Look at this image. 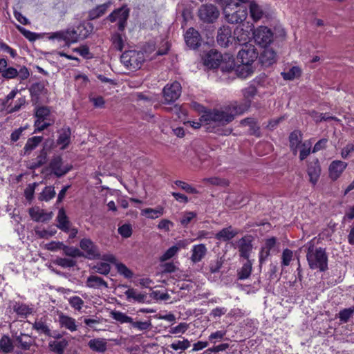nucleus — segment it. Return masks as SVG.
<instances>
[{
    "instance_id": "09e8293b",
    "label": "nucleus",
    "mask_w": 354,
    "mask_h": 354,
    "mask_svg": "<svg viewBox=\"0 0 354 354\" xmlns=\"http://www.w3.org/2000/svg\"><path fill=\"white\" fill-rule=\"evenodd\" d=\"M191 346L190 342L185 338L183 340H177L170 344V347L174 351H185Z\"/></svg>"
},
{
    "instance_id": "052dcab7",
    "label": "nucleus",
    "mask_w": 354,
    "mask_h": 354,
    "mask_svg": "<svg viewBox=\"0 0 354 354\" xmlns=\"http://www.w3.org/2000/svg\"><path fill=\"white\" fill-rule=\"evenodd\" d=\"M64 254L71 257H82L83 256V254L82 252L74 247H69L67 245H65L64 244L63 250Z\"/></svg>"
},
{
    "instance_id": "5701e85b",
    "label": "nucleus",
    "mask_w": 354,
    "mask_h": 354,
    "mask_svg": "<svg viewBox=\"0 0 354 354\" xmlns=\"http://www.w3.org/2000/svg\"><path fill=\"white\" fill-rule=\"evenodd\" d=\"M250 237H243L239 241V251L240 256L246 259H249L250 254L252 249V245Z\"/></svg>"
},
{
    "instance_id": "412c9836",
    "label": "nucleus",
    "mask_w": 354,
    "mask_h": 354,
    "mask_svg": "<svg viewBox=\"0 0 354 354\" xmlns=\"http://www.w3.org/2000/svg\"><path fill=\"white\" fill-rule=\"evenodd\" d=\"M127 300L129 301H135L138 303H145L147 298V295L144 292H138L137 290L128 288L124 292Z\"/></svg>"
},
{
    "instance_id": "e2e57ef3",
    "label": "nucleus",
    "mask_w": 354,
    "mask_h": 354,
    "mask_svg": "<svg viewBox=\"0 0 354 354\" xmlns=\"http://www.w3.org/2000/svg\"><path fill=\"white\" fill-rule=\"evenodd\" d=\"M203 181L213 185L226 186L228 185V181L227 180L219 178L218 177L206 178H204Z\"/></svg>"
},
{
    "instance_id": "72a5a7b5",
    "label": "nucleus",
    "mask_w": 354,
    "mask_h": 354,
    "mask_svg": "<svg viewBox=\"0 0 354 354\" xmlns=\"http://www.w3.org/2000/svg\"><path fill=\"white\" fill-rule=\"evenodd\" d=\"M12 309L21 317H26L32 314V308L28 305L20 302H15L12 305Z\"/></svg>"
},
{
    "instance_id": "6e6552de",
    "label": "nucleus",
    "mask_w": 354,
    "mask_h": 354,
    "mask_svg": "<svg viewBox=\"0 0 354 354\" xmlns=\"http://www.w3.org/2000/svg\"><path fill=\"white\" fill-rule=\"evenodd\" d=\"M181 85L175 81L171 84H167L163 88V97L166 103L170 104L175 102L181 94Z\"/></svg>"
},
{
    "instance_id": "0e129e2a",
    "label": "nucleus",
    "mask_w": 354,
    "mask_h": 354,
    "mask_svg": "<svg viewBox=\"0 0 354 354\" xmlns=\"http://www.w3.org/2000/svg\"><path fill=\"white\" fill-rule=\"evenodd\" d=\"M131 326L137 328L138 330H147L151 328V322L150 321L146 322H133L132 319Z\"/></svg>"
},
{
    "instance_id": "4be33fe9",
    "label": "nucleus",
    "mask_w": 354,
    "mask_h": 354,
    "mask_svg": "<svg viewBox=\"0 0 354 354\" xmlns=\"http://www.w3.org/2000/svg\"><path fill=\"white\" fill-rule=\"evenodd\" d=\"M302 133L300 131L295 130L289 136L290 148L294 155L297 153L302 142Z\"/></svg>"
},
{
    "instance_id": "4468645a",
    "label": "nucleus",
    "mask_w": 354,
    "mask_h": 354,
    "mask_svg": "<svg viewBox=\"0 0 354 354\" xmlns=\"http://www.w3.org/2000/svg\"><path fill=\"white\" fill-rule=\"evenodd\" d=\"M347 163L342 160H333L329 165L328 172L330 178L335 181L337 180L346 169Z\"/></svg>"
},
{
    "instance_id": "20e7f679",
    "label": "nucleus",
    "mask_w": 354,
    "mask_h": 354,
    "mask_svg": "<svg viewBox=\"0 0 354 354\" xmlns=\"http://www.w3.org/2000/svg\"><path fill=\"white\" fill-rule=\"evenodd\" d=\"M144 59L143 53L136 50L126 51L120 57L121 62L127 68L130 70L140 68Z\"/></svg>"
},
{
    "instance_id": "dca6fc26",
    "label": "nucleus",
    "mask_w": 354,
    "mask_h": 354,
    "mask_svg": "<svg viewBox=\"0 0 354 354\" xmlns=\"http://www.w3.org/2000/svg\"><path fill=\"white\" fill-rule=\"evenodd\" d=\"M191 253V261L194 263H196L201 261L205 258L207 253V249L205 244H196L192 246Z\"/></svg>"
},
{
    "instance_id": "338daca9",
    "label": "nucleus",
    "mask_w": 354,
    "mask_h": 354,
    "mask_svg": "<svg viewBox=\"0 0 354 354\" xmlns=\"http://www.w3.org/2000/svg\"><path fill=\"white\" fill-rule=\"evenodd\" d=\"M310 115L316 122H320L322 120H328L329 119L335 120V117L328 116L326 113H319L317 111H313L310 113Z\"/></svg>"
},
{
    "instance_id": "bf43d9fd",
    "label": "nucleus",
    "mask_w": 354,
    "mask_h": 354,
    "mask_svg": "<svg viewBox=\"0 0 354 354\" xmlns=\"http://www.w3.org/2000/svg\"><path fill=\"white\" fill-rule=\"evenodd\" d=\"M68 303L72 308L78 311L81 310L84 306V301L77 296H73L69 298Z\"/></svg>"
},
{
    "instance_id": "393cba45",
    "label": "nucleus",
    "mask_w": 354,
    "mask_h": 354,
    "mask_svg": "<svg viewBox=\"0 0 354 354\" xmlns=\"http://www.w3.org/2000/svg\"><path fill=\"white\" fill-rule=\"evenodd\" d=\"M59 136L57 143L62 145L61 149H64L70 144L71 142V129L69 127H64L59 131Z\"/></svg>"
},
{
    "instance_id": "6ab92c4d",
    "label": "nucleus",
    "mask_w": 354,
    "mask_h": 354,
    "mask_svg": "<svg viewBox=\"0 0 354 354\" xmlns=\"http://www.w3.org/2000/svg\"><path fill=\"white\" fill-rule=\"evenodd\" d=\"M307 173L309 176L310 183L315 185L321 174V168L317 159L313 160L308 164Z\"/></svg>"
},
{
    "instance_id": "7ed1b4c3",
    "label": "nucleus",
    "mask_w": 354,
    "mask_h": 354,
    "mask_svg": "<svg viewBox=\"0 0 354 354\" xmlns=\"http://www.w3.org/2000/svg\"><path fill=\"white\" fill-rule=\"evenodd\" d=\"M225 19L231 24L241 23L246 19L248 17V11L246 8H241L239 7L238 2L233 1L228 3L223 9Z\"/></svg>"
},
{
    "instance_id": "8fccbe9b",
    "label": "nucleus",
    "mask_w": 354,
    "mask_h": 354,
    "mask_svg": "<svg viewBox=\"0 0 354 354\" xmlns=\"http://www.w3.org/2000/svg\"><path fill=\"white\" fill-rule=\"evenodd\" d=\"M300 75L301 69L297 66H292L288 71L281 73L283 78L286 80H292Z\"/></svg>"
},
{
    "instance_id": "a878e982",
    "label": "nucleus",
    "mask_w": 354,
    "mask_h": 354,
    "mask_svg": "<svg viewBox=\"0 0 354 354\" xmlns=\"http://www.w3.org/2000/svg\"><path fill=\"white\" fill-rule=\"evenodd\" d=\"M88 346L95 352L104 353L107 349V342L104 338H94L88 342Z\"/></svg>"
},
{
    "instance_id": "774afa93",
    "label": "nucleus",
    "mask_w": 354,
    "mask_h": 354,
    "mask_svg": "<svg viewBox=\"0 0 354 354\" xmlns=\"http://www.w3.org/2000/svg\"><path fill=\"white\" fill-rule=\"evenodd\" d=\"M118 233L124 238H129L132 234V227L130 224H124L118 228Z\"/></svg>"
},
{
    "instance_id": "f257e3e1",
    "label": "nucleus",
    "mask_w": 354,
    "mask_h": 354,
    "mask_svg": "<svg viewBox=\"0 0 354 354\" xmlns=\"http://www.w3.org/2000/svg\"><path fill=\"white\" fill-rule=\"evenodd\" d=\"M257 88L250 85L243 90L245 102L241 104L234 102L224 109H214L205 112L201 118V122L210 126H223L232 122L236 115L245 113L250 106L251 100L257 94Z\"/></svg>"
},
{
    "instance_id": "2f4dec72",
    "label": "nucleus",
    "mask_w": 354,
    "mask_h": 354,
    "mask_svg": "<svg viewBox=\"0 0 354 354\" xmlns=\"http://www.w3.org/2000/svg\"><path fill=\"white\" fill-rule=\"evenodd\" d=\"M57 227L64 232L69 231L70 222L66 214L65 210L63 208L59 209L57 216Z\"/></svg>"
},
{
    "instance_id": "e433bc0d",
    "label": "nucleus",
    "mask_w": 354,
    "mask_h": 354,
    "mask_svg": "<svg viewBox=\"0 0 354 354\" xmlns=\"http://www.w3.org/2000/svg\"><path fill=\"white\" fill-rule=\"evenodd\" d=\"M14 344L8 335H3L0 339V351L3 353H12L14 350Z\"/></svg>"
},
{
    "instance_id": "39448f33",
    "label": "nucleus",
    "mask_w": 354,
    "mask_h": 354,
    "mask_svg": "<svg viewBox=\"0 0 354 354\" xmlns=\"http://www.w3.org/2000/svg\"><path fill=\"white\" fill-rule=\"evenodd\" d=\"M222 62V55L215 50H209L205 56L204 65L209 68H216L221 66V71L223 72H230L234 69L233 62L229 64V66H224Z\"/></svg>"
},
{
    "instance_id": "ddd939ff",
    "label": "nucleus",
    "mask_w": 354,
    "mask_h": 354,
    "mask_svg": "<svg viewBox=\"0 0 354 354\" xmlns=\"http://www.w3.org/2000/svg\"><path fill=\"white\" fill-rule=\"evenodd\" d=\"M13 338L17 347L23 351H30L35 344V339L24 333H20L19 335L16 333L13 335Z\"/></svg>"
},
{
    "instance_id": "9b49d317",
    "label": "nucleus",
    "mask_w": 354,
    "mask_h": 354,
    "mask_svg": "<svg viewBox=\"0 0 354 354\" xmlns=\"http://www.w3.org/2000/svg\"><path fill=\"white\" fill-rule=\"evenodd\" d=\"M49 166L53 174L57 177L64 176L72 168V166L70 165H64L62 158L59 156L53 157Z\"/></svg>"
},
{
    "instance_id": "864d4df0",
    "label": "nucleus",
    "mask_w": 354,
    "mask_h": 354,
    "mask_svg": "<svg viewBox=\"0 0 354 354\" xmlns=\"http://www.w3.org/2000/svg\"><path fill=\"white\" fill-rule=\"evenodd\" d=\"M115 268L118 272L127 279H130L133 275V272L122 263H115Z\"/></svg>"
},
{
    "instance_id": "5fc2aeb1",
    "label": "nucleus",
    "mask_w": 354,
    "mask_h": 354,
    "mask_svg": "<svg viewBox=\"0 0 354 354\" xmlns=\"http://www.w3.org/2000/svg\"><path fill=\"white\" fill-rule=\"evenodd\" d=\"M92 269L97 273L107 275L110 272L111 266L107 263L101 262L94 266Z\"/></svg>"
},
{
    "instance_id": "aec40b11",
    "label": "nucleus",
    "mask_w": 354,
    "mask_h": 354,
    "mask_svg": "<svg viewBox=\"0 0 354 354\" xmlns=\"http://www.w3.org/2000/svg\"><path fill=\"white\" fill-rule=\"evenodd\" d=\"M29 214L32 220L37 222H45L53 217V212H46L44 209L32 207L29 209Z\"/></svg>"
},
{
    "instance_id": "58836bf2",
    "label": "nucleus",
    "mask_w": 354,
    "mask_h": 354,
    "mask_svg": "<svg viewBox=\"0 0 354 354\" xmlns=\"http://www.w3.org/2000/svg\"><path fill=\"white\" fill-rule=\"evenodd\" d=\"M252 64H241L236 68L237 75L241 78H246L253 73Z\"/></svg>"
},
{
    "instance_id": "a18cd8bd",
    "label": "nucleus",
    "mask_w": 354,
    "mask_h": 354,
    "mask_svg": "<svg viewBox=\"0 0 354 354\" xmlns=\"http://www.w3.org/2000/svg\"><path fill=\"white\" fill-rule=\"evenodd\" d=\"M111 317L115 321L120 322V324H131L133 319L131 317H129L125 313L117 310L111 311Z\"/></svg>"
},
{
    "instance_id": "2eb2a0df",
    "label": "nucleus",
    "mask_w": 354,
    "mask_h": 354,
    "mask_svg": "<svg viewBox=\"0 0 354 354\" xmlns=\"http://www.w3.org/2000/svg\"><path fill=\"white\" fill-rule=\"evenodd\" d=\"M185 40L188 46L195 49L200 46L201 38L197 30L190 28L185 35Z\"/></svg>"
},
{
    "instance_id": "f3484780",
    "label": "nucleus",
    "mask_w": 354,
    "mask_h": 354,
    "mask_svg": "<svg viewBox=\"0 0 354 354\" xmlns=\"http://www.w3.org/2000/svg\"><path fill=\"white\" fill-rule=\"evenodd\" d=\"M277 243L275 237H270L265 240L263 245L259 252V262L263 263L270 256V250L273 249Z\"/></svg>"
},
{
    "instance_id": "c9c22d12",
    "label": "nucleus",
    "mask_w": 354,
    "mask_h": 354,
    "mask_svg": "<svg viewBox=\"0 0 354 354\" xmlns=\"http://www.w3.org/2000/svg\"><path fill=\"white\" fill-rule=\"evenodd\" d=\"M111 4L112 2L109 1L105 3L96 6L95 8L90 10L89 17L91 19L99 18L105 14L107 9L111 6Z\"/></svg>"
},
{
    "instance_id": "ea45409f",
    "label": "nucleus",
    "mask_w": 354,
    "mask_h": 354,
    "mask_svg": "<svg viewBox=\"0 0 354 354\" xmlns=\"http://www.w3.org/2000/svg\"><path fill=\"white\" fill-rule=\"evenodd\" d=\"M79 40L86 38L92 30V26L89 24H81L75 28Z\"/></svg>"
},
{
    "instance_id": "a19ab883",
    "label": "nucleus",
    "mask_w": 354,
    "mask_h": 354,
    "mask_svg": "<svg viewBox=\"0 0 354 354\" xmlns=\"http://www.w3.org/2000/svg\"><path fill=\"white\" fill-rule=\"evenodd\" d=\"M183 247H184V245L182 243H178V245L171 246L168 250H167V251L160 257V261H165L171 259L178 253L180 248Z\"/></svg>"
},
{
    "instance_id": "c85d7f7f",
    "label": "nucleus",
    "mask_w": 354,
    "mask_h": 354,
    "mask_svg": "<svg viewBox=\"0 0 354 354\" xmlns=\"http://www.w3.org/2000/svg\"><path fill=\"white\" fill-rule=\"evenodd\" d=\"M86 286L90 288L99 289L102 287L108 288V283L97 275L89 276L86 281Z\"/></svg>"
},
{
    "instance_id": "13d9d810",
    "label": "nucleus",
    "mask_w": 354,
    "mask_h": 354,
    "mask_svg": "<svg viewBox=\"0 0 354 354\" xmlns=\"http://www.w3.org/2000/svg\"><path fill=\"white\" fill-rule=\"evenodd\" d=\"M293 252L292 250L286 248L283 250L281 255V266H288L292 260Z\"/></svg>"
},
{
    "instance_id": "3c124183",
    "label": "nucleus",
    "mask_w": 354,
    "mask_h": 354,
    "mask_svg": "<svg viewBox=\"0 0 354 354\" xmlns=\"http://www.w3.org/2000/svg\"><path fill=\"white\" fill-rule=\"evenodd\" d=\"M64 32V41L67 44L75 43L79 40L75 28L68 29Z\"/></svg>"
},
{
    "instance_id": "4c0bfd02",
    "label": "nucleus",
    "mask_w": 354,
    "mask_h": 354,
    "mask_svg": "<svg viewBox=\"0 0 354 354\" xmlns=\"http://www.w3.org/2000/svg\"><path fill=\"white\" fill-rule=\"evenodd\" d=\"M42 140L43 138L41 136H34L29 138L24 147V154H30Z\"/></svg>"
},
{
    "instance_id": "b1692460",
    "label": "nucleus",
    "mask_w": 354,
    "mask_h": 354,
    "mask_svg": "<svg viewBox=\"0 0 354 354\" xmlns=\"http://www.w3.org/2000/svg\"><path fill=\"white\" fill-rule=\"evenodd\" d=\"M59 324L62 328H64L71 332H75L77 330V325L74 318L60 313L59 315Z\"/></svg>"
},
{
    "instance_id": "bb28decb",
    "label": "nucleus",
    "mask_w": 354,
    "mask_h": 354,
    "mask_svg": "<svg viewBox=\"0 0 354 354\" xmlns=\"http://www.w3.org/2000/svg\"><path fill=\"white\" fill-rule=\"evenodd\" d=\"M250 13L253 21H257L263 18L266 12L261 6L259 5L257 2L252 1L250 3Z\"/></svg>"
},
{
    "instance_id": "4d7b16f0",
    "label": "nucleus",
    "mask_w": 354,
    "mask_h": 354,
    "mask_svg": "<svg viewBox=\"0 0 354 354\" xmlns=\"http://www.w3.org/2000/svg\"><path fill=\"white\" fill-rule=\"evenodd\" d=\"M35 233L38 237H39L41 239H48L55 234L56 230H55L54 228H49L47 230L36 229Z\"/></svg>"
},
{
    "instance_id": "9d476101",
    "label": "nucleus",
    "mask_w": 354,
    "mask_h": 354,
    "mask_svg": "<svg viewBox=\"0 0 354 354\" xmlns=\"http://www.w3.org/2000/svg\"><path fill=\"white\" fill-rule=\"evenodd\" d=\"M80 248L86 252L85 257L89 259L100 258L97 246L90 239H82L80 242Z\"/></svg>"
},
{
    "instance_id": "7c9ffc66",
    "label": "nucleus",
    "mask_w": 354,
    "mask_h": 354,
    "mask_svg": "<svg viewBox=\"0 0 354 354\" xmlns=\"http://www.w3.org/2000/svg\"><path fill=\"white\" fill-rule=\"evenodd\" d=\"M238 232L234 230L231 226L222 229L215 234V238L221 241H227L233 239Z\"/></svg>"
},
{
    "instance_id": "37998d69",
    "label": "nucleus",
    "mask_w": 354,
    "mask_h": 354,
    "mask_svg": "<svg viewBox=\"0 0 354 354\" xmlns=\"http://www.w3.org/2000/svg\"><path fill=\"white\" fill-rule=\"evenodd\" d=\"M312 147V142L310 140H305L301 144L299 148V159L300 160H305L310 153Z\"/></svg>"
},
{
    "instance_id": "680f3d73",
    "label": "nucleus",
    "mask_w": 354,
    "mask_h": 354,
    "mask_svg": "<svg viewBox=\"0 0 354 354\" xmlns=\"http://www.w3.org/2000/svg\"><path fill=\"white\" fill-rule=\"evenodd\" d=\"M49 115H50V110L46 106H40L36 109L35 116L37 118V120H45L47 119V118Z\"/></svg>"
},
{
    "instance_id": "c03bdc74",
    "label": "nucleus",
    "mask_w": 354,
    "mask_h": 354,
    "mask_svg": "<svg viewBox=\"0 0 354 354\" xmlns=\"http://www.w3.org/2000/svg\"><path fill=\"white\" fill-rule=\"evenodd\" d=\"M47 161V151L45 149V147L40 151L39 155L37 156L35 159H34L32 162L31 167L32 168H38L43 165H44Z\"/></svg>"
},
{
    "instance_id": "c756f323",
    "label": "nucleus",
    "mask_w": 354,
    "mask_h": 354,
    "mask_svg": "<svg viewBox=\"0 0 354 354\" xmlns=\"http://www.w3.org/2000/svg\"><path fill=\"white\" fill-rule=\"evenodd\" d=\"M275 52L270 48H266L261 54L260 60L263 65L269 66L276 62Z\"/></svg>"
},
{
    "instance_id": "f8f14e48",
    "label": "nucleus",
    "mask_w": 354,
    "mask_h": 354,
    "mask_svg": "<svg viewBox=\"0 0 354 354\" xmlns=\"http://www.w3.org/2000/svg\"><path fill=\"white\" fill-rule=\"evenodd\" d=\"M255 41L263 47L270 44L273 38L270 29L265 26H261L254 32Z\"/></svg>"
},
{
    "instance_id": "f03ea898",
    "label": "nucleus",
    "mask_w": 354,
    "mask_h": 354,
    "mask_svg": "<svg viewBox=\"0 0 354 354\" xmlns=\"http://www.w3.org/2000/svg\"><path fill=\"white\" fill-rule=\"evenodd\" d=\"M304 247L306 248V259L310 269L320 272L328 270V255L324 248L316 247L313 240L308 241Z\"/></svg>"
},
{
    "instance_id": "49530a36",
    "label": "nucleus",
    "mask_w": 354,
    "mask_h": 354,
    "mask_svg": "<svg viewBox=\"0 0 354 354\" xmlns=\"http://www.w3.org/2000/svg\"><path fill=\"white\" fill-rule=\"evenodd\" d=\"M56 192L54 187H46L39 196L40 201H49L55 196Z\"/></svg>"
},
{
    "instance_id": "69168bd1",
    "label": "nucleus",
    "mask_w": 354,
    "mask_h": 354,
    "mask_svg": "<svg viewBox=\"0 0 354 354\" xmlns=\"http://www.w3.org/2000/svg\"><path fill=\"white\" fill-rule=\"evenodd\" d=\"M112 42L114 48L118 50L122 51L124 47L123 39L119 33H115L112 36Z\"/></svg>"
},
{
    "instance_id": "6e6d98bb",
    "label": "nucleus",
    "mask_w": 354,
    "mask_h": 354,
    "mask_svg": "<svg viewBox=\"0 0 354 354\" xmlns=\"http://www.w3.org/2000/svg\"><path fill=\"white\" fill-rule=\"evenodd\" d=\"M55 263L64 268H69L76 265V261L72 259L57 258Z\"/></svg>"
},
{
    "instance_id": "1a4fd4ad",
    "label": "nucleus",
    "mask_w": 354,
    "mask_h": 354,
    "mask_svg": "<svg viewBox=\"0 0 354 354\" xmlns=\"http://www.w3.org/2000/svg\"><path fill=\"white\" fill-rule=\"evenodd\" d=\"M198 16L203 21L212 23L218 17L219 12L212 4L202 5L198 10Z\"/></svg>"
},
{
    "instance_id": "0eeeda50",
    "label": "nucleus",
    "mask_w": 354,
    "mask_h": 354,
    "mask_svg": "<svg viewBox=\"0 0 354 354\" xmlns=\"http://www.w3.org/2000/svg\"><path fill=\"white\" fill-rule=\"evenodd\" d=\"M129 16V10L125 6L116 9L111 12L108 19L111 22L118 21V29L123 31L126 25L127 21Z\"/></svg>"
},
{
    "instance_id": "423d86ee",
    "label": "nucleus",
    "mask_w": 354,
    "mask_h": 354,
    "mask_svg": "<svg viewBox=\"0 0 354 354\" xmlns=\"http://www.w3.org/2000/svg\"><path fill=\"white\" fill-rule=\"evenodd\" d=\"M258 53L252 44L245 43L241 46L237 54V60L241 64H252L257 58Z\"/></svg>"
},
{
    "instance_id": "473e14b6",
    "label": "nucleus",
    "mask_w": 354,
    "mask_h": 354,
    "mask_svg": "<svg viewBox=\"0 0 354 354\" xmlns=\"http://www.w3.org/2000/svg\"><path fill=\"white\" fill-rule=\"evenodd\" d=\"M32 329L36 330L39 335H44L47 336L49 334L50 328L46 320L44 318L36 319L32 324Z\"/></svg>"
},
{
    "instance_id": "79ce46f5",
    "label": "nucleus",
    "mask_w": 354,
    "mask_h": 354,
    "mask_svg": "<svg viewBox=\"0 0 354 354\" xmlns=\"http://www.w3.org/2000/svg\"><path fill=\"white\" fill-rule=\"evenodd\" d=\"M252 262L248 259L238 272L239 279L244 280L250 276L252 272Z\"/></svg>"
},
{
    "instance_id": "cd10ccee",
    "label": "nucleus",
    "mask_w": 354,
    "mask_h": 354,
    "mask_svg": "<svg viewBox=\"0 0 354 354\" xmlns=\"http://www.w3.org/2000/svg\"><path fill=\"white\" fill-rule=\"evenodd\" d=\"M68 344V342L66 339H62L59 341L51 340L48 342V348L56 354H64Z\"/></svg>"
},
{
    "instance_id": "603ef678",
    "label": "nucleus",
    "mask_w": 354,
    "mask_h": 354,
    "mask_svg": "<svg viewBox=\"0 0 354 354\" xmlns=\"http://www.w3.org/2000/svg\"><path fill=\"white\" fill-rule=\"evenodd\" d=\"M174 184L188 194H196L199 193V192L195 187H192L191 185L186 182L182 180H176Z\"/></svg>"
},
{
    "instance_id": "a211bd4d",
    "label": "nucleus",
    "mask_w": 354,
    "mask_h": 354,
    "mask_svg": "<svg viewBox=\"0 0 354 354\" xmlns=\"http://www.w3.org/2000/svg\"><path fill=\"white\" fill-rule=\"evenodd\" d=\"M231 39L232 30L229 26H223L218 30L217 42L221 46H228Z\"/></svg>"
},
{
    "instance_id": "f704fd0d",
    "label": "nucleus",
    "mask_w": 354,
    "mask_h": 354,
    "mask_svg": "<svg viewBox=\"0 0 354 354\" xmlns=\"http://www.w3.org/2000/svg\"><path fill=\"white\" fill-rule=\"evenodd\" d=\"M165 213L164 207L162 206H158L156 209L153 208H146L143 209L141 211V215L146 216L150 219H155L161 216H162Z\"/></svg>"
},
{
    "instance_id": "de8ad7c7",
    "label": "nucleus",
    "mask_w": 354,
    "mask_h": 354,
    "mask_svg": "<svg viewBox=\"0 0 354 354\" xmlns=\"http://www.w3.org/2000/svg\"><path fill=\"white\" fill-rule=\"evenodd\" d=\"M354 315V306L344 308L341 310L338 313V318L342 323H347L350 318Z\"/></svg>"
}]
</instances>
